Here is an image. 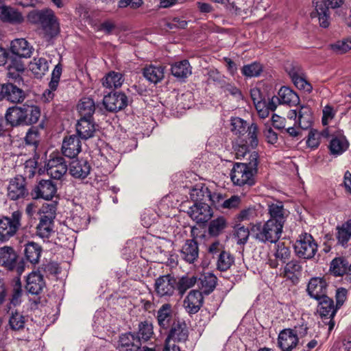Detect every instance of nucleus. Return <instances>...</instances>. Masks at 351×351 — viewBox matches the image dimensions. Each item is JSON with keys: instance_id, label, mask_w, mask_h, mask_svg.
<instances>
[{"instance_id": "36", "label": "nucleus", "mask_w": 351, "mask_h": 351, "mask_svg": "<svg viewBox=\"0 0 351 351\" xmlns=\"http://www.w3.org/2000/svg\"><path fill=\"white\" fill-rule=\"evenodd\" d=\"M144 77L150 82L157 84L165 76V67L161 65H149L143 70Z\"/></svg>"}, {"instance_id": "46", "label": "nucleus", "mask_w": 351, "mask_h": 351, "mask_svg": "<svg viewBox=\"0 0 351 351\" xmlns=\"http://www.w3.org/2000/svg\"><path fill=\"white\" fill-rule=\"evenodd\" d=\"M53 232V221L40 219L36 234L42 239H49Z\"/></svg>"}, {"instance_id": "22", "label": "nucleus", "mask_w": 351, "mask_h": 351, "mask_svg": "<svg viewBox=\"0 0 351 351\" xmlns=\"http://www.w3.org/2000/svg\"><path fill=\"white\" fill-rule=\"evenodd\" d=\"M45 286L43 276L36 271L29 274L27 278L25 289L32 295H38Z\"/></svg>"}, {"instance_id": "13", "label": "nucleus", "mask_w": 351, "mask_h": 351, "mask_svg": "<svg viewBox=\"0 0 351 351\" xmlns=\"http://www.w3.org/2000/svg\"><path fill=\"white\" fill-rule=\"evenodd\" d=\"M286 71L291 78L293 83L298 89L308 93L311 91L312 86L305 79L303 71L300 66L290 65L286 67Z\"/></svg>"}, {"instance_id": "27", "label": "nucleus", "mask_w": 351, "mask_h": 351, "mask_svg": "<svg viewBox=\"0 0 351 351\" xmlns=\"http://www.w3.org/2000/svg\"><path fill=\"white\" fill-rule=\"evenodd\" d=\"M330 271L335 276L351 275V263L343 257L335 258L330 263Z\"/></svg>"}, {"instance_id": "29", "label": "nucleus", "mask_w": 351, "mask_h": 351, "mask_svg": "<svg viewBox=\"0 0 351 351\" xmlns=\"http://www.w3.org/2000/svg\"><path fill=\"white\" fill-rule=\"evenodd\" d=\"M311 18H317L319 25L326 28L330 25V13L328 7L324 1H317L315 4V11L311 14Z\"/></svg>"}, {"instance_id": "50", "label": "nucleus", "mask_w": 351, "mask_h": 351, "mask_svg": "<svg viewBox=\"0 0 351 351\" xmlns=\"http://www.w3.org/2000/svg\"><path fill=\"white\" fill-rule=\"evenodd\" d=\"M201 280V289L202 292L208 295L215 288L217 284V278L211 273H206L203 275Z\"/></svg>"}, {"instance_id": "17", "label": "nucleus", "mask_w": 351, "mask_h": 351, "mask_svg": "<svg viewBox=\"0 0 351 351\" xmlns=\"http://www.w3.org/2000/svg\"><path fill=\"white\" fill-rule=\"evenodd\" d=\"M188 338V329L186 324L180 320L175 319L166 339L175 343L176 341H185Z\"/></svg>"}, {"instance_id": "5", "label": "nucleus", "mask_w": 351, "mask_h": 351, "mask_svg": "<svg viewBox=\"0 0 351 351\" xmlns=\"http://www.w3.org/2000/svg\"><path fill=\"white\" fill-rule=\"evenodd\" d=\"M22 213L14 211L10 217L0 219V241H7L12 237L21 226Z\"/></svg>"}, {"instance_id": "6", "label": "nucleus", "mask_w": 351, "mask_h": 351, "mask_svg": "<svg viewBox=\"0 0 351 351\" xmlns=\"http://www.w3.org/2000/svg\"><path fill=\"white\" fill-rule=\"evenodd\" d=\"M177 287V279L171 274L160 276L155 280L154 285L156 295L166 300L176 294Z\"/></svg>"}, {"instance_id": "10", "label": "nucleus", "mask_w": 351, "mask_h": 351, "mask_svg": "<svg viewBox=\"0 0 351 351\" xmlns=\"http://www.w3.org/2000/svg\"><path fill=\"white\" fill-rule=\"evenodd\" d=\"M127 96L123 93L115 92L106 95L103 99V104L108 111L117 112L128 106Z\"/></svg>"}, {"instance_id": "54", "label": "nucleus", "mask_w": 351, "mask_h": 351, "mask_svg": "<svg viewBox=\"0 0 351 351\" xmlns=\"http://www.w3.org/2000/svg\"><path fill=\"white\" fill-rule=\"evenodd\" d=\"M23 289L19 278H16L13 281V289L10 298V304L16 306L21 302Z\"/></svg>"}, {"instance_id": "51", "label": "nucleus", "mask_w": 351, "mask_h": 351, "mask_svg": "<svg viewBox=\"0 0 351 351\" xmlns=\"http://www.w3.org/2000/svg\"><path fill=\"white\" fill-rule=\"evenodd\" d=\"M154 335L153 326L148 322H141L138 325V331L136 338L139 341H148Z\"/></svg>"}, {"instance_id": "24", "label": "nucleus", "mask_w": 351, "mask_h": 351, "mask_svg": "<svg viewBox=\"0 0 351 351\" xmlns=\"http://www.w3.org/2000/svg\"><path fill=\"white\" fill-rule=\"evenodd\" d=\"M10 50L13 54L21 58H29L34 51V48L24 38H16L12 41Z\"/></svg>"}, {"instance_id": "15", "label": "nucleus", "mask_w": 351, "mask_h": 351, "mask_svg": "<svg viewBox=\"0 0 351 351\" xmlns=\"http://www.w3.org/2000/svg\"><path fill=\"white\" fill-rule=\"evenodd\" d=\"M57 188L56 184L49 180H43L34 188L33 193L35 198H43L46 200L51 199L56 195Z\"/></svg>"}, {"instance_id": "44", "label": "nucleus", "mask_w": 351, "mask_h": 351, "mask_svg": "<svg viewBox=\"0 0 351 351\" xmlns=\"http://www.w3.org/2000/svg\"><path fill=\"white\" fill-rule=\"evenodd\" d=\"M42 252L41 247L34 243L29 242L25 248V256L26 259L32 264L38 263Z\"/></svg>"}, {"instance_id": "55", "label": "nucleus", "mask_w": 351, "mask_h": 351, "mask_svg": "<svg viewBox=\"0 0 351 351\" xmlns=\"http://www.w3.org/2000/svg\"><path fill=\"white\" fill-rule=\"evenodd\" d=\"M263 71L262 65L256 62L244 65L241 69L242 74L247 77L258 76Z\"/></svg>"}, {"instance_id": "61", "label": "nucleus", "mask_w": 351, "mask_h": 351, "mask_svg": "<svg viewBox=\"0 0 351 351\" xmlns=\"http://www.w3.org/2000/svg\"><path fill=\"white\" fill-rule=\"evenodd\" d=\"M241 202V197L238 195H232L229 199L221 202V208L226 209H234L239 208Z\"/></svg>"}, {"instance_id": "57", "label": "nucleus", "mask_w": 351, "mask_h": 351, "mask_svg": "<svg viewBox=\"0 0 351 351\" xmlns=\"http://www.w3.org/2000/svg\"><path fill=\"white\" fill-rule=\"evenodd\" d=\"M56 204L54 202L44 204L40 209V218L53 221L56 215Z\"/></svg>"}, {"instance_id": "20", "label": "nucleus", "mask_w": 351, "mask_h": 351, "mask_svg": "<svg viewBox=\"0 0 351 351\" xmlns=\"http://www.w3.org/2000/svg\"><path fill=\"white\" fill-rule=\"evenodd\" d=\"M141 343L135 335L128 332L119 337L118 348L119 351H141Z\"/></svg>"}, {"instance_id": "64", "label": "nucleus", "mask_w": 351, "mask_h": 351, "mask_svg": "<svg viewBox=\"0 0 351 351\" xmlns=\"http://www.w3.org/2000/svg\"><path fill=\"white\" fill-rule=\"evenodd\" d=\"M25 139L27 144L36 145L38 142V131L33 129L29 130Z\"/></svg>"}, {"instance_id": "4", "label": "nucleus", "mask_w": 351, "mask_h": 351, "mask_svg": "<svg viewBox=\"0 0 351 351\" xmlns=\"http://www.w3.org/2000/svg\"><path fill=\"white\" fill-rule=\"evenodd\" d=\"M295 253L303 259L313 258L317 252V244L311 234H301L294 244Z\"/></svg>"}, {"instance_id": "33", "label": "nucleus", "mask_w": 351, "mask_h": 351, "mask_svg": "<svg viewBox=\"0 0 351 351\" xmlns=\"http://www.w3.org/2000/svg\"><path fill=\"white\" fill-rule=\"evenodd\" d=\"M319 301L318 311L322 317L333 318L336 314L337 306L333 300L327 295L317 300Z\"/></svg>"}, {"instance_id": "32", "label": "nucleus", "mask_w": 351, "mask_h": 351, "mask_svg": "<svg viewBox=\"0 0 351 351\" xmlns=\"http://www.w3.org/2000/svg\"><path fill=\"white\" fill-rule=\"evenodd\" d=\"M3 95V99H6L12 103H21L25 99L24 91L18 88L12 83H5Z\"/></svg>"}, {"instance_id": "26", "label": "nucleus", "mask_w": 351, "mask_h": 351, "mask_svg": "<svg viewBox=\"0 0 351 351\" xmlns=\"http://www.w3.org/2000/svg\"><path fill=\"white\" fill-rule=\"evenodd\" d=\"M76 130L79 137L86 140L94 136L96 128L92 119L85 117L81 118L78 121L76 125Z\"/></svg>"}, {"instance_id": "16", "label": "nucleus", "mask_w": 351, "mask_h": 351, "mask_svg": "<svg viewBox=\"0 0 351 351\" xmlns=\"http://www.w3.org/2000/svg\"><path fill=\"white\" fill-rule=\"evenodd\" d=\"M91 167L84 159L73 160L69 165V173L75 179L84 180L90 174Z\"/></svg>"}, {"instance_id": "37", "label": "nucleus", "mask_w": 351, "mask_h": 351, "mask_svg": "<svg viewBox=\"0 0 351 351\" xmlns=\"http://www.w3.org/2000/svg\"><path fill=\"white\" fill-rule=\"evenodd\" d=\"M123 82L124 77L122 73L119 72L110 71L102 79V85L106 88L115 89L120 88Z\"/></svg>"}, {"instance_id": "18", "label": "nucleus", "mask_w": 351, "mask_h": 351, "mask_svg": "<svg viewBox=\"0 0 351 351\" xmlns=\"http://www.w3.org/2000/svg\"><path fill=\"white\" fill-rule=\"evenodd\" d=\"M327 283L324 278H312L308 284L307 291L309 295L318 300L326 295Z\"/></svg>"}, {"instance_id": "12", "label": "nucleus", "mask_w": 351, "mask_h": 351, "mask_svg": "<svg viewBox=\"0 0 351 351\" xmlns=\"http://www.w3.org/2000/svg\"><path fill=\"white\" fill-rule=\"evenodd\" d=\"M298 343V332L293 329H284L278 335V345L282 351H291Z\"/></svg>"}, {"instance_id": "52", "label": "nucleus", "mask_w": 351, "mask_h": 351, "mask_svg": "<svg viewBox=\"0 0 351 351\" xmlns=\"http://www.w3.org/2000/svg\"><path fill=\"white\" fill-rule=\"evenodd\" d=\"M226 227V221L223 217H217L210 221L208 233L211 236H218Z\"/></svg>"}, {"instance_id": "19", "label": "nucleus", "mask_w": 351, "mask_h": 351, "mask_svg": "<svg viewBox=\"0 0 351 351\" xmlns=\"http://www.w3.org/2000/svg\"><path fill=\"white\" fill-rule=\"evenodd\" d=\"M274 256L275 259H270L269 261V265L271 268H277L280 263L285 264L290 259L291 252L288 246H286L282 242H279L275 245Z\"/></svg>"}, {"instance_id": "23", "label": "nucleus", "mask_w": 351, "mask_h": 351, "mask_svg": "<svg viewBox=\"0 0 351 351\" xmlns=\"http://www.w3.org/2000/svg\"><path fill=\"white\" fill-rule=\"evenodd\" d=\"M0 19L10 24H19L24 21V17L17 9L7 5L0 6Z\"/></svg>"}, {"instance_id": "7", "label": "nucleus", "mask_w": 351, "mask_h": 351, "mask_svg": "<svg viewBox=\"0 0 351 351\" xmlns=\"http://www.w3.org/2000/svg\"><path fill=\"white\" fill-rule=\"evenodd\" d=\"M7 191V196L11 200L24 199L28 195L25 178L19 176L11 179Z\"/></svg>"}, {"instance_id": "47", "label": "nucleus", "mask_w": 351, "mask_h": 351, "mask_svg": "<svg viewBox=\"0 0 351 351\" xmlns=\"http://www.w3.org/2000/svg\"><path fill=\"white\" fill-rule=\"evenodd\" d=\"M197 280V277L194 275H184L182 276L177 280V291H178L180 295H183L189 289L195 285Z\"/></svg>"}, {"instance_id": "14", "label": "nucleus", "mask_w": 351, "mask_h": 351, "mask_svg": "<svg viewBox=\"0 0 351 351\" xmlns=\"http://www.w3.org/2000/svg\"><path fill=\"white\" fill-rule=\"evenodd\" d=\"M82 150V144L80 137L72 134L64 137L62 145V152L64 156L68 158H75Z\"/></svg>"}, {"instance_id": "49", "label": "nucleus", "mask_w": 351, "mask_h": 351, "mask_svg": "<svg viewBox=\"0 0 351 351\" xmlns=\"http://www.w3.org/2000/svg\"><path fill=\"white\" fill-rule=\"evenodd\" d=\"M351 237V219L337 228V239L338 243L345 246Z\"/></svg>"}, {"instance_id": "62", "label": "nucleus", "mask_w": 351, "mask_h": 351, "mask_svg": "<svg viewBox=\"0 0 351 351\" xmlns=\"http://www.w3.org/2000/svg\"><path fill=\"white\" fill-rule=\"evenodd\" d=\"M37 162L34 159H30L25 163V175L31 178L34 176L36 171Z\"/></svg>"}, {"instance_id": "53", "label": "nucleus", "mask_w": 351, "mask_h": 351, "mask_svg": "<svg viewBox=\"0 0 351 351\" xmlns=\"http://www.w3.org/2000/svg\"><path fill=\"white\" fill-rule=\"evenodd\" d=\"M248 128L247 123L239 117H232L230 119V130L236 135H243Z\"/></svg>"}, {"instance_id": "21", "label": "nucleus", "mask_w": 351, "mask_h": 351, "mask_svg": "<svg viewBox=\"0 0 351 351\" xmlns=\"http://www.w3.org/2000/svg\"><path fill=\"white\" fill-rule=\"evenodd\" d=\"M203 303L202 292L197 290L191 291L184 300V306L191 314L198 312Z\"/></svg>"}, {"instance_id": "9", "label": "nucleus", "mask_w": 351, "mask_h": 351, "mask_svg": "<svg viewBox=\"0 0 351 351\" xmlns=\"http://www.w3.org/2000/svg\"><path fill=\"white\" fill-rule=\"evenodd\" d=\"M45 167L47 173L56 180L61 179L68 170L66 161L60 156L49 159Z\"/></svg>"}, {"instance_id": "35", "label": "nucleus", "mask_w": 351, "mask_h": 351, "mask_svg": "<svg viewBox=\"0 0 351 351\" xmlns=\"http://www.w3.org/2000/svg\"><path fill=\"white\" fill-rule=\"evenodd\" d=\"M287 210L284 208L281 202H276L269 205V220H273L283 226L287 215Z\"/></svg>"}, {"instance_id": "56", "label": "nucleus", "mask_w": 351, "mask_h": 351, "mask_svg": "<svg viewBox=\"0 0 351 351\" xmlns=\"http://www.w3.org/2000/svg\"><path fill=\"white\" fill-rule=\"evenodd\" d=\"M234 263V258L230 253L224 251L221 252L217 260V268L220 271H226Z\"/></svg>"}, {"instance_id": "30", "label": "nucleus", "mask_w": 351, "mask_h": 351, "mask_svg": "<svg viewBox=\"0 0 351 351\" xmlns=\"http://www.w3.org/2000/svg\"><path fill=\"white\" fill-rule=\"evenodd\" d=\"M302 268L298 260H291L287 262L285 267L280 269V276L295 282L298 280V276L300 274Z\"/></svg>"}, {"instance_id": "38", "label": "nucleus", "mask_w": 351, "mask_h": 351, "mask_svg": "<svg viewBox=\"0 0 351 351\" xmlns=\"http://www.w3.org/2000/svg\"><path fill=\"white\" fill-rule=\"evenodd\" d=\"M282 104L295 106L299 103L298 95L290 88L282 86L280 88L277 95Z\"/></svg>"}, {"instance_id": "59", "label": "nucleus", "mask_w": 351, "mask_h": 351, "mask_svg": "<svg viewBox=\"0 0 351 351\" xmlns=\"http://www.w3.org/2000/svg\"><path fill=\"white\" fill-rule=\"evenodd\" d=\"M250 232L247 228L244 226L238 227L234 233V238L237 243L239 245H243L247 243Z\"/></svg>"}, {"instance_id": "48", "label": "nucleus", "mask_w": 351, "mask_h": 351, "mask_svg": "<svg viewBox=\"0 0 351 351\" xmlns=\"http://www.w3.org/2000/svg\"><path fill=\"white\" fill-rule=\"evenodd\" d=\"M27 322V318L21 312L15 311H12L9 318V326L13 330H20L23 329Z\"/></svg>"}, {"instance_id": "25", "label": "nucleus", "mask_w": 351, "mask_h": 351, "mask_svg": "<svg viewBox=\"0 0 351 351\" xmlns=\"http://www.w3.org/2000/svg\"><path fill=\"white\" fill-rule=\"evenodd\" d=\"M18 256L12 247H0V265L8 270H12L16 267Z\"/></svg>"}, {"instance_id": "41", "label": "nucleus", "mask_w": 351, "mask_h": 351, "mask_svg": "<svg viewBox=\"0 0 351 351\" xmlns=\"http://www.w3.org/2000/svg\"><path fill=\"white\" fill-rule=\"evenodd\" d=\"M23 114L25 121V125H29L36 123L40 116V108L34 105L23 104Z\"/></svg>"}, {"instance_id": "40", "label": "nucleus", "mask_w": 351, "mask_h": 351, "mask_svg": "<svg viewBox=\"0 0 351 351\" xmlns=\"http://www.w3.org/2000/svg\"><path fill=\"white\" fill-rule=\"evenodd\" d=\"M77 110L81 118L92 119V116L95 110V104L93 99L90 97H83L77 104Z\"/></svg>"}, {"instance_id": "63", "label": "nucleus", "mask_w": 351, "mask_h": 351, "mask_svg": "<svg viewBox=\"0 0 351 351\" xmlns=\"http://www.w3.org/2000/svg\"><path fill=\"white\" fill-rule=\"evenodd\" d=\"M42 269L49 275H56L60 272L58 264L55 262H48L43 264Z\"/></svg>"}, {"instance_id": "60", "label": "nucleus", "mask_w": 351, "mask_h": 351, "mask_svg": "<svg viewBox=\"0 0 351 351\" xmlns=\"http://www.w3.org/2000/svg\"><path fill=\"white\" fill-rule=\"evenodd\" d=\"M257 216V211L254 207H249L242 210L238 215L239 221H249L253 219Z\"/></svg>"}, {"instance_id": "58", "label": "nucleus", "mask_w": 351, "mask_h": 351, "mask_svg": "<svg viewBox=\"0 0 351 351\" xmlns=\"http://www.w3.org/2000/svg\"><path fill=\"white\" fill-rule=\"evenodd\" d=\"M332 49L338 53H345L351 49V38L338 40L331 45Z\"/></svg>"}, {"instance_id": "3", "label": "nucleus", "mask_w": 351, "mask_h": 351, "mask_svg": "<svg viewBox=\"0 0 351 351\" xmlns=\"http://www.w3.org/2000/svg\"><path fill=\"white\" fill-rule=\"evenodd\" d=\"M282 225L268 219L266 222L256 223L251 227L252 235L261 243H276L282 232Z\"/></svg>"}, {"instance_id": "43", "label": "nucleus", "mask_w": 351, "mask_h": 351, "mask_svg": "<svg viewBox=\"0 0 351 351\" xmlns=\"http://www.w3.org/2000/svg\"><path fill=\"white\" fill-rule=\"evenodd\" d=\"M29 67L36 77H41L48 71L49 64L45 58H35L29 63Z\"/></svg>"}, {"instance_id": "45", "label": "nucleus", "mask_w": 351, "mask_h": 351, "mask_svg": "<svg viewBox=\"0 0 351 351\" xmlns=\"http://www.w3.org/2000/svg\"><path fill=\"white\" fill-rule=\"evenodd\" d=\"M349 143L344 136L332 138L330 141L329 148L333 155H341L348 148Z\"/></svg>"}, {"instance_id": "28", "label": "nucleus", "mask_w": 351, "mask_h": 351, "mask_svg": "<svg viewBox=\"0 0 351 351\" xmlns=\"http://www.w3.org/2000/svg\"><path fill=\"white\" fill-rule=\"evenodd\" d=\"M199 249L197 243L193 239L186 240L180 250V256L186 262L194 263L198 258Z\"/></svg>"}, {"instance_id": "1", "label": "nucleus", "mask_w": 351, "mask_h": 351, "mask_svg": "<svg viewBox=\"0 0 351 351\" xmlns=\"http://www.w3.org/2000/svg\"><path fill=\"white\" fill-rule=\"evenodd\" d=\"M258 154L253 151L250 154L247 163H235L230 173V178L234 185L242 186L254 184V175L257 172Z\"/></svg>"}, {"instance_id": "2", "label": "nucleus", "mask_w": 351, "mask_h": 351, "mask_svg": "<svg viewBox=\"0 0 351 351\" xmlns=\"http://www.w3.org/2000/svg\"><path fill=\"white\" fill-rule=\"evenodd\" d=\"M27 20L32 24L40 25L48 38L56 36L60 32L58 19L51 10H32L28 14Z\"/></svg>"}, {"instance_id": "34", "label": "nucleus", "mask_w": 351, "mask_h": 351, "mask_svg": "<svg viewBox=\"0 0 351 351\" xmlns=\"http://www.w3.org/2000/svg\"><path fill=\"white\" fill-rule=\"evenodd\" d=\"M172 75L178 80H183L191 75V66L188 60H184L175 62L171 65Z\"/></svg>"}, {"instance_id": "11", "label": "nucleus", "mask_w": 351, "mask_h": 351, "mask_svg": "<svg viewBox=\"0 0 351 351\" xmlns=\"http://www.w3.org/2000/svg\"><path fill=\"white\" fill-rule=\"evenodd\" d=\"M288 117L291 119L298 118V125L303 130L310 128L313 119L311 109L306 106H300L298 112L296 110H290Z\"/></svg>"}, {"instance_id": "39", "label": "nucleus", "mask_w": 351, "mask_h": 351, "mask_svg": "<svg viewBox=\"0 0 351 351\" xmlns=\"http://www.w3.org/2000/svg\"><path fill=\"white\" fill-rule=\"evenodd\" d=\"M172 307L170 304L166 303L162 304L157 312V320L158 325L163 328H167L172 319Z\"/></svg>"}, {"instance_id": "42", "label": "nucleus", "mask_w": 351, "mask_h": 351, "mask_svg": "<svg viewBox=\"0 0 351 351\" xmlns=\"http://www.w3.org/2000/svg\"><path fill=\"white\" fill-rule=\"evenodd\" d=\"M209 189L204 184L199 183L195 184L190 191L191 199L196 202H204L209 196Z\"/></svg>"}, {"instance_id": "8", "label": "nucleus", "mask_w": 351, "mask_h": 351, "mask_svg": "<svg viewBox=\"0 0 351 351\" xmlns=\"http://www.w3.org/2000/svg\"><path fill=\"white\" fill-rule=\"evenodd\" d=\"M188 215L197 223L207 222L213 216L210 206L205 202H196L189 207Z\"/></svg>"}, {"instance_id": "31", "label": "nucleus", "mask_w": 351, "mask_h": 351, "mask_svg": "<svg viewBox=\"0 0 351 351\" xmlns=\"http://www.w3.org/2000/svg\"><path fill=\"white\" fill-rule=\"evenodd\" d=\"M23 106H12L8 108L5 118L12 126L25 125L23 114Z\"/></svg>"}]
</instances>
